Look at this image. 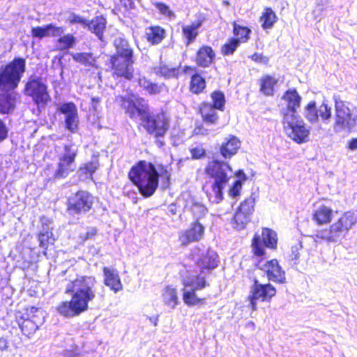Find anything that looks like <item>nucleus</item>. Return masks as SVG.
I'll list each match as a JSON object with an SVG mask.
<instances>
[{"mask_svg":"<svg viewBox=\"0 0 357 357\" xmlns=\"http://www.w3.org/2000/svg\"><path fill=\"white\" fill-rule=\"evenodd\" d=\"M116 100L131 119L139 118L146 132L155 138H163L169 128L170 119L161 109L156 114L151 111L149 101L132 91L119 95Z\"/></svg>","mask_w":357,"mask_h":357,"instance_id":"1","label":"nucleus"},{"mask_svg":"<svg viewBox=\"0 0 357 357\" xmlns=\"http://www.w3.org/2000/svg\"><path fill=\"white\" fill-rule=\"evenodd\" d=\"M97 280L94 276L77 275L69 280L65 294L71 296L69 301H63L56 307L57 313L66 318L79 317L89 309V303L96 298Z\"/></svg>","mask_w":357,"mask_h":357,"instance_id":"2","label":"nucleus"},{"mask_svg":"<svg viewBox=\"0 0 357 357\" xmlns=\"http://www.w3.org/2000/svg\"><path fill=\"white\" fill-rule=\"evenodd\" d=\"M158 166L159 169L151 162L140 160L128 172L129 180L144 199L150 198L155 193L160 176L163 179L162 188L165 190L169 185L170 174L167 168L162 164Z\"/></svg>","mask_w":357,"mask_h":357,"instance_id":"3","label":"nucleus"},{"mask_svg":"<svg viewBox=\"0 0 357 357\" xmlns=\"http://www.w3.org/2000/svg\"><path fill=\"white\" fill-rule=\"evenodd\" d=\"M116 52L110 56L112 76L115 79L124 78L131 81L133 78V64L135 62L133 48L128 40L123 37H116L114 40Z\"/></svg>","mask_w":357,"mask_h":357,"instance_id":"4","label":"nucleus"},{"mask_svg":"<svg viewBox=\"0 0 357 357\" xmlns=\"http://www.w3.org/2000/svg\"><path fill=\"white\" fill-rule=\"evenodd\" d=\"M205 172L213 179L211 184L213 195L206 192L207 197L211 203L219 204L224 199V189L234 176L233 169L228 162L213 158L208 162Z\"/></svg>","mask_w":357,"mask_h":357,"instance_id":"5","label":"nucleus"},{"mask_svg":"<svg viewBox=\"0 0 357 357\" xmlns=\"http://www.w3.org/2000/svg\"><path fill=\"white\" fill-rule=\"evenodd\" d=\"M208 275H209L205 271L199 270L194 272L188 271L183 276L182 299L188 307H200L206 304V298L198 297L197 291L210 287V282L207 280Z\"/></svg>","mask_w":357,"mask_h":357,"instance_id":"6","label":"nucleus"},{"mask_svg":"<svg viewBox=\"0 0 357 357\" xmlns=\"http://www.w3.org/2000/svg\"><path fill=\"white\" fill-rule=\"evenodd\" d=\"M357 223V211H348L332 224L329 229L317 232L316 236L329 243H337Z\"/></svg>","mask_w":357,"mask_h":357,"instance_id":"7","label":"nucleus"},{"mask_svg":"<svg viewBox=\"0 0 357 357\" xmlns=\"http://www.w3.org/2000/svg\"><path fill=\"white\" fill-rule=\"evenodd\" d=\"M26 71V59L21 56L0 67V90H16Z\"/></svg>","mask_w":357,"mask_h":357,"instance_id":"8","label":"nucleus"},{"mask_svg":"<svg viewBox=\"0 0 357 357\" xmlns=\"http://www.w3.org/2000/svg\"><path fill=\"white\" fill-rule=\"evenodd\" d=\"M335 116L333 131L335 133L341 132L345 130H350L357 123V115H354L349 105L350 102L342 100L340 95L333 94Z\"/></svg>","mask_w":357,"mask_h":357,"instance_id":"9","label":"nucleus"},{"mask_svg":"<svg viewBox=\"0 0 357 357\" xmlns=\"http://www.w3.org/2000/svg\"><path fill=\"white\" fill-rule=\"evenodd\" d=\"M93 202L94 197L91 193L86 190H78L67 197L66 213L78 220L90 212Z\"/></svg>","mask_w":357,"mask_h":357,"instance_id":"10","label":"nucleus"},{"mask_svg":"<svg viewBox=\"0 0 357 357\" xmlns=\"http://www.w3.org/2000/svg\"><path fill=\"white\" fill-rule=\"evenodd\" d=\"M23 92L24 95L31 98L38 114L45 111L48 102L51 101L47 84L43 82L41 77L36 75L29 77Z\"/></svg>","mask_w":357,"mask_h":357,"instance_id":"11","label":"nucleus"},{"mask_svg":"<svg viewBox=\"0 0 357 357\" xmlns=\"http://www.w3.org/2000/svg\"><path fill=\"white\" fill-rule=\"evenodd\" d=\"M278 234L275 231L268 227H263L261 234H255L251 241L252 252L259 259V263L266 259V249L275 250L278 248Z\"/></svg>","mask_w":357,"mask_h":357,"instance_id":"12","label":"nucleus"},{"mask_svg":"<svg viewBox=\"0 0 357 357\" xmlns=\"http://www.w3.org/2000/svg\"><path fill=\"white\" fill-rule=\"evenodd\" d=\"M78 152L79 146L75 143L70 142L63 144V152L58 156L59 162L57 163L56 169L54 174L55 178H65L70 172L76 169L75 159Z\"/></svg>","mask_w":357,"mask_h":357,"instance_id":"13","label":"nucleus"},{"mask_svg":"<svg viewBox=\"0 0 357 357\" xmlns=\"http://www.w3.org/2000/svg\"><path fill=\"white\" fill-rule=\"evenodd\" d=\"M283 124L287 136L296 144H302L310 140L311 127L307 126L300 115L291 117L285 114Z\"/></svg>","mask_w":357,"mask_h":357,"instance_id":"14","label":"nucleus"},{"mask_svg":"<svg viewBox=\"0 0 357 357\" xmlns=\"http://www.w3.org/2000/svg\"><path fill=\"white\" fill-rule=\"evenodd\" d=\"M276 293V288L270 282L262 284L257 278H254L248 296V307L252 311H256L258 301L270 303Z\"/></svg>","mask_w":357,"mask_h":357,"instance_id":"15","label":"nucleus"},{"mask_svg":"<svg viewBox=\"0 0 357 357\" xmlns=\"http://www.w3.org/2000/svg\"><path fill=\"white\" fill-rule=\"evenodd\" d=\"M255 199L251 195L242 202L232 218L231 224L234 229L241 231L246 228L254 211Z\"/></svg>","mask_w":357,"mask_h":357,"instance_id":"16","label":"nucleus"},{"mask_svg":"<svg viewBox=\"0 0 357 357\" xmlns=\"http://www.w3.org/2000/svg\"><path fill=\"white\" fill-rule=\"evenodd\" d=\"M178 202H182L183 212L191 213L193 221L200 222L208 212L206 206L197 201L189 192H182L178 197Z\"/></svg>","mask_w":357,"mask_h":357,"instance_id":"17","label":"nucleus"},{"mask_svg":"<svg viewBox=\"0 0 357 357\" xmlns=\"http://www.w3.org/2000/svg\"><path fill=\"white\" fill-rule=\"evenodd\" d=\"M59 114L64 115L65 129L71 133H76L79 130V116L77 107L73 102H67L61 104L57 109Z\"/></svg>","mask_w":357,"mask_h":357,"instance_id":"18","label":"nucleus"},{"mask_svg":"<svg viewBox=\"0 0 357 357\" xmlns=\"http://www.w3.org/2000/svg\"><path fill=\"white\" fill-rule=\"evenodd\" d=\"M195 263L199 270H204L210 275L219 266L220 258L216 251L208 248L206 250H199Z\"/></svg>","mask_w":357,"mask_h":357,"instance_id":"19","label":"nucleus"},{"mask_svg":"<svg viewBox=\"0 0 357 357\" xmlns=\"http://www.w3.org/2000/svg\"><path fill=\"white\" fill-rule=\"evenodd\" d=\"M259 264L260 263L258 261L255 265L256 267L264 271L269 281L278 284H284L286 282L285 271L282 269L276 259L266 261L261 267L259 266Z\"/></svg>","mask_w":357,"mask_h":357,"instance_id":"20","label":"nucleus"},{"mask_svg":"<svg viewBox=\"0 0 357 357\" xmlns=\"http://www.w3.org/2000/svg\"><path fill=\"white\" fill-rule=\"evenodd\" d=\"M282 99L287 102L286 109H282L280 111L283 118L285 114H288V116L291 117L299 115L298 109L301 107L303 98L296 88H290L286 90L282 96Z\"/></svg>","mask_w":357,"mask_h":357,"instance_id":"21","label":"nucleus"},{"mask_svg":"<svg viewBox=\"0 0 357 357\" xmlns=\"http://www.w3.org/2000/svg\"><path fill=\"white\" fill-rule=\"evenodd\" d=\"M40 223L41 225L38 234L39 246L43 249H47L50 243L54 244L55 241L52 233L54 221L45 215H42L40 218Z\"/></svg>","mask_w":357,"mask_h":357,"instance_id":"22","label":"nucleus"},{"mask_svg":"<svg viewBox=\"0 0 357 357\" xmlns=\"http://www.w3.org/2000/svg\"><path fill=\"white\" fill-rule=\"evenodd\" d=\"M205 231V227L200 222L192 221L188 229L179 236V241L183 247H186L192 243L200 241Z\"/></svg>","mask_w":357,"mask_h":357,"instance_id":"23","label":"nucleus"},{"mask_svg":"<svg viewBox=\"0 0 357 357\" xmlns=\"http://www.w3.org/2000/svg\"><path fill=\"white\" fill-rule=\"evenodd\" d=\"M16 321L22 334L28 337L35 333L43 323V318L38 315L30 317L29 314H24L16 317Z\"/></svg>","mask_w":357,"mask_h":357,"instance_id":"24","label":"nucleus"},{"mask_svg":"<svg viewBox=\"0 0 357 357\" xmlns=\"http://www.w3.org/2000/svg\"><path fill=\"white\" fill-rule=\"evenodd\" d=\"M66 28L62 26H57L55 23H50L43 26L32 27L31 34L33 38L39 40L45 38H56L58 36L63 35Z\"/></svg>","mask_w":357,"mask_h":357,"instance_id":"25","label":"nucleus"},{"mask_svg":"<svg viewBox=\"0 0 357 357\" xmlns=\"http://www.w3.org/2000/svg\"><path fill=\"white\" fill-rule=\"evenodd\" d=\"M20 98V95L16 90H0V114H12Z\"/></svg>","mask_w":357,"mask_h":357,"instance_id":"26","label":"nucleus"},{"mask_svg":"<svg viewBox=\"0 0 357 357\" xmlns=\"http://www.w3.org/2000/svg\"><path fill=\"white\" fill-rule=\"evenodd\" d=\"M241 146V142L236 136L229 135L219 145L218 152L225 160H229L237 153Z\"/></svg>","mask_w":357,"mask_h":357,"instance_id":"27","label":"nucleus"},{"mask_svg":"<svg viewBox=\"0 0 357 357\" xmlns=\"http://www.w3.org/2000/svg\"><path fill=\"white\" fill-rule=\"evenodd\" d=\"M107 20L103 15H97L89 20L86 30L95 35L101 43L105 44L104 33L106 31Z\"/></svg>","mask_w":357,"mask_h":357,"instance_id":"28","label":"nucleus"},{"mask_svg":"<svg viewBox=\"0 0 357 357\" xmlns=\"http://www.w3.org/2000/svg\"><path fill=\"white\" fill-rule=\"evenodd\" d=\"M100 167L98 156H93L91 161L82 164L76 172L79 181L84 182L87 180L94 181L93 174Z\"/></svg>","mask_w":357,"mask_h":357,"instance_id":"29","label":"nucleus"},{"mask_svg":"<svg viewBox=\"0 0 357 357\" xmlns=\"http://www.w3.org/2000/svg\"><path fill=\"white\" fill-rule=\"evenodd\" d=\"M102 272L104 276L103 283L105 286L108 287L114 293H117L123 289V284L116 269L104 266Z\"/></svg>","mask_w":357,"mask_h":357,"instance_id":"30","label":"nucleus"},{"mask_svg":"<svg viewBox=\"0 0 357 357\" xmlns=\"http://www.w3.org/2000/svg\"><path fill=\"white\" fill-rule=\"evenodd\" d=\"M215 52L213 49L207 45H203L196 53L195 62L202 68L209 67L215 62Z\"/></svg>","mask_w":357,"mask_h":357,"instance_id":"31","label":"nucleus"},{"mask_svg":"<svg viewBox=\"0 0 357 357\" xmlns=\"http://www.w3.org/2000/svg\"><path fill=\"white\" fill-rule=\"evenodd\" d=\"M166 35V30L159 25H151L145 30L146 40L152 45L160 44L165 38Z\"/></svg>","mask_w":357,"mask_h":357,"instance_id":"32","label":"nucleus"},{"mask_svg":"<svg viewBox=\"0 0 357 357\" xmlns=\"http://www.w3.org/2000/svg\"><path fill=\"white\" fill-rule=\"evenodd\" d=\"M259 92L266 96H273L275 87L278 83V79L272 75H264L259 79Z\"/></svg>","mask_w":357,"mask_h":357,"instance_id":"33","label":"nucleus"},{"mask_svg":"<svg viewBox=\"0 0 357 357\" xmlns=\"http://www.w3.org/2000/svg\"><path fill=\"white\" fill-rule=\"evenodd\" d=\"M333 217V211L326 205H321L312 213V220L319 226L330 223Z\"/></svg>","mask_w":357,"mask_h":357,"instance_id":"34","label":"nucleus"},{"mask_svg":"<svg viewBox=\"0 0 357 357\" xmlns=\"http://www.w3.org/2000/svg\"><path fill=\"white\" fill-rule=\"evenodd\" d=\"M203 24V20H198L190 25L182 26V36L185 38V45L188 47L193 43L199 35V29Z\"/></svg>","mask_w":357,"mask_h":357,"instance_id":"35","label":"nucleus"},{"mask_svg":"<svg viewBox=\"0 0 357 357\" xmlns=\"http://www.w3.org/2000/svg\"><path fill=\"white\" fill-rule=\"evenodd\" d=\"M215 110H217L216 108L207 102H203L199 107L203 121L208 124L217 123L218 116Z\"/></svg>","mask_w":357,"mask_h":357,"instance_id":"36","label":"nucleus"},{"mask_svg":"<svg viewBox=\"0 0 357 357\" xmlns=\"http://www.w3.org/2000/svg\"><path fill=\"white\" fill-rule=\"evenodd\" d=\"M73 59L85 67L97 68L96 59L92 52H70Z\"/></svg>","mask_w":357,"mask_h":357,"instance_id":"37","label":"nucleus"},{"mask_svg":"<svg viewBox=\"0 0 357 357\" xmlns=\"http://www.w3.org/2000/svg\"><path fill=\"white\" fill-rule=\"evenodd\" d=\"M206 87V79L199 73L195 72L191 75L189 86L191 93L199 95L204 91Z\"/></svg>","mask_w":357,"mask_h":357,"instance_id":"38","label":"nucleus"},{"mask_svg":"<svg viewBox=\"0 0 357 357\" xmlns=\"http://www.w3.org/2000/svg\"><path fill=\"white\" fill-rule=\"evenodd\" d=\"M232 37L236 38L241 45L247 43L250 40L252 30L249 27L241 25L236 22L232 23Z\"/></svg>","mask_w":357,"mask_h":357,"instance_id":"39","label":"nucleus"},{"mask_svg":"<svg viewBox=\"0 0 357 357\" xmlns=\"http://www.w3.org/2000/svg\"><path fill=\"white\" fill-rule=\"evenodd\" d=\"M278 20V17L273 9L271 8L266 7L260 17L262 29L264 30L272 29Z\"/></svg>","mask_w":357,"mask_h":357,"instance_id":"40","label":"nucleus"},{"mask_svg":"<svg viewBox=\"0 0 357 357\" xmlns=\"http://www.w3.org/2000/svg\"><path fill=\"white\" fill-rule=\"evenodd\" d=\"M303 116L306 120L314 124L319 122V108L317 106V102L314 100L310 101L304 107Z\"/></svg>","mask_w":357,"mask_h":357,"instance_id":"41","label":"nucleus"},{"mask_svg":"<svg viewBox=\"0 0 357 357\" xmlns=\"http://www.w3.org/2000/svg\"><path fill=\"white\" fill-rule=\"evenodd\" d=\"M138 84L151 96L159 94L162 91L161 85L151 82L144 76L138 78Z\"/></svg>","mask_w":357,"mask_h":357,"instance_id":"42","label":"nucleus"},{"mask_svg":"<svg viewBox=\"0 0 357 357\" xmlns=\"http://www.w3.org/2000/svg\"><path fill=\"white\" fill-rule=\"evenodd\" d=\"M163 303L172 310L178 304V298L176 289L167 287L165 292L162 294Z\"/></svg>","mask_w":357,"mask_h":357,"instance_id":"43","label":"nucleus"},{"mask_svg":"<svg viewBox=\"0 0 357 357\" xmlns=\"http://www.w3.org/2000/svg\"><path fill=\"white\" fill-rule=\"evenodd\" d=\"M241 46L236 38L230 37L226 43L223 44L220 49L221 54L223 56H229L234 55L237 49Z\"/></svg>","mask_w":357,"mask_h":357,"instance_id":"44","label":"nucleus"},{"mask_svg":"<svg viewBox=\"0 0 357 357\" xmlns=\"http://www.w3.org/2000/svg\"><path fill=\"white\" fill-rule=\"evenodd\" d=\"M57 37L56 42L63 50H69L73 48L77 43V38L73 33L64 34L63 33V35Z\"/></svg>","mask_w":357,"mask_h":357,"instance_id":"45","label":"nucleus"},{"mask_svg":"<svg viewBox=\"0 0 357 357\" xmlns=\"http://www.w3.org/2000/svg\"><path fill=\"white\" fill-rule=\"evenodd\" d=\"M211 98L212 100L213 105L217 110L224 111L225 108L226 98L223 91L220 90H215L211 93Z\"/></svg>","mask_w":357,"mask_h":357,"instance_id":"46","label":"nucleus"},{"mask_svg":"<svg viewBox=\"0 0 357 357\" xmlns=\"http://www.w3.org/2000/svg\"><path fill=\"white\" fill-rule=\"evenodd\" d=\"M324 124H328L332 118V108L324 100L319 107V118Z\"/></svg>","mask_w":357,"mask_h":357,"instance_id":"47","label":"nucleus"},{"mask_svg":"<svg viewBox=\"0 0 357 357\" xmlns=\"http://www.w3.org/2000/svg\"><path fill=\"white\" fill-rule=\"evenodd\" d=\"M152 4L158 10V13L169 18L175 17V13L170 9V7L165 3L160 1H153Z\"/></svg>","mask_w":357,"mask_h":357,"instance_id":"48","label":"nucleus"},{"mask_svg":"<svg viewBox=\"0 0 357 357\" xmlns=\"http://www.w3.org/2000/svg\"><path fill=\"white\" fill-rule=\"evenodd\" d=\"M68 21L69 22L70 24H78L80 25L83 29H86L89 20L79 14L71 12L69 14Z\"/></svg>","mask_w":357,"mask_h":357,"instance_id":"49","label":"nucleus"},{"mask_svg":"<svg viewBox=\"0 0 357 357\" xmlns=\"http://www.w3.org/2000/svg\"><path fill=\"white\" fill-rule=\"evenodd\" d=\"M191 158L192 160H201L206 157V150L202 146L197 145L190 149Z\"/></svg>","mask_w":357,"mask_h":357,"instance_id":"50","label":"nucleus"},{"mask_svg":"<svg viewBox=\"0 0 357 357\" xmlns=\"http://www.w3.org/2000/svg\"><path fill=\"white\" fill-rule=\"evenodd\" d=\"M242 185H241L238 181H234L231 185L229 187L228 195L229 196L234 199H237V198L241 195Z\"/></svg>","mask_w":357,"mask_h":357,"instance_id":"51","label":"nucleus"},{"mask_svg":"<svg viewBox=\"0 0 357 357\" xmlns=\"http://www.w3.org/2000/svg\"><path fill=\"white\" fill-rule=\"evenodd\" d=\"M303 248V245L301 241L297 243L296 245L291 246V255L289 257L291 260L294 261V264H298L299 263L300 253L299 250Z\"/></svg>","mask_w":357,"mask_h":357,"instance_id":"52","label":"nucleus"},{"mask_svg":"<svg viewBox=\"0 0 357 357\" xmlns=\"http://www.w3.org/2000/svg\"><path fill=\"white\" fill-rule=\"evenodd\" d=\"M97 233L98 229L96 227H86V232L80 234L79 237L84 241H86L88 240H93L97 235Z\"/></svg>","mask_w":357,"mask_h":357,"instance_id":"53","label":"nucleus"},{"mask_svg":"<svg viewBox=\"0 0 357 357\" xmlns=\"http://www.w3.org/2000/svg\"><path fill=\"white\" fill-rule=\"evenodd\" d=\"M250 59L257 63L264 65H268L270 60L268 56L258 52H255L252 56H250Z\"/></svg>","mask_w":357,"mask_h":357,"instance_id":"54","label":"nucleus"},{"mask_svg":"<svg viewBox=\"0 0 357 357\" xmlns=\"http://www.w3.org/2000/svg\"><path fill=\"white\" fill-rule=\"evenodd\" d=\"M8 135V128L5 122L0 119V143L4 141Z\"/></svg>","mask_w":357,"mask_h":357,"instance_id":"55","label":"nucleus"},{"mask_svg":"<svg viewBox=\"0 0 357 357\" xmlns=\"http://www.w3.org/2000/svg\"><path fill=\"white\" fill-rule=\"evenodd\" d=\"M234 174L235 175V176L236 178L234 180V181L240 182L241 185H242L245 183V181L248 179V176L243 169H238Z\"/></svg>","mask_w":357,"mask_h":357,"instance_id":"56","label":"nucleus"},{"mask_svg":"<svg viewBox=\"0 0 357 357\" xmlns=\"http://www.w3.org/2000/svg\"><path fill=\"white\" fill-rule=\"evenodd\" d=\"M100 100V98L98 96H92L91 98V107L93 114L98 112Z\"/></svg>","mask_w":357,"mask_h":357,"instance_id":"57","label":"nucleus"},{"mask_svg":"<svg viewBox=\"0 0 357 357\" xmlns=\"http://www.w3.org/2000/svg\"><path fill=\"white\" fill-rule=\"evenodd\" d=\"M182 202H178V197L176 199V202H173L168 206V211L172 215H175L177 213V207H181Z\"/></svg>","mask_w":357,"mask_h":357,"instance_id":"58","label":"nucleus"},{"mask_svg":"<svg viewBox=\"0 0 357 357\" xmlns=\"http://www.w3.org/2000/svg\"><path fill=\"white\" fill-rule=\"evenodd\" d=\"M28 314H30V317H33L34 315H38L40 317H42L44 319L43 311L41 308H38V307L32 306L30 308V311Z\"/></svg>","mask_w":357,"mask_h":357,"instance_id":"59","label":"nucleus"},{"mask_svg":"<svg viewBox=\"0 0 357 357\" xmlns=\"http://www.w3.org/2000/svg\"><path fill=\"white\" fill-rule=\"evenodd\" d=\"M347 149L351 151L357 150V137H353L347 142Z\"/></svg>","mask_w":357,"mask_h":357,"instance_id":"60","label":"nucleus"},{"mask_svg":"<svg viewBox=\"0 0 357 357\" xmlns=\"http://www.w3.org/2000/svg\"><path fill=\"white\" fill-rule=\"evenodd\" d=\"M8 341L3 337H0V350L1 351H6L8 350Z\"/></svg>","mask_w":357,"mask_h":357,"instance_id":"61","label":"nucleus"},{"mask_svg":"<svg viewBox=\"0 0 357 357\" xmlns=\"http://www.w3.org/2000/svg\"><path fill=\"white\" fill-rule=\"evenodd\" d=\"M194 132L195 135H206L208 134V130L202 126H197L195 128Z\"/></svg>","mask_w":357,"mask_h":357,"instance_id":"62","label":"nucleus"},{"mask_svg":"<svg viewBox=\"0 0 357 357\" xmlns=\"http://www.w3.org/2000/svg\"><path fill=\"white\" fill-rule=\"evenodd\" d=\"M147 319L149 320L151 323H152L155 326H158V319H159V314H157L156 316H151L149 317L147 316Z\"/></svg>","mask_w":357,"mask_h":357,"instance_id":"63","label":"nucleus"},{"mask_svg":"<svg viewBox=\"0 0 357 357\" xmlns=\"http://www.w3.org/2000/svg\"><path fill=\"white\" fill-rule=\"evenodd\" d=\"M63 355L66 357H75L77 354L72 350H63Z\"/></svg>","mask_w":357,"mask_h":357,"instance_id":"64","label":"nucleus"}]
</instances>
